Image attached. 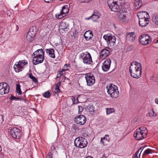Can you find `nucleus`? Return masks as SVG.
<instances>
[{
  "label": "nucleus",
  "instance_id": "f257e3e1",
  "mask_svg": "<svg viewBox=\"0 0 158 158\" xmlns=\"http://www.w3.org/2000/svg\"><path fill=\"white\" fill-rule=\"evenodd\" d=\"M142 67L140 63L137 61L133 62L129 68V71L132 77L135 78H139L142 74Z\"/></svg>",
  "mask_w": 158,
  "mask_h": 158
},
{
  "label": "nucleus",
  "instance_id": "f03ea898",
  "mask_svg": "<svg viewBox=\"0 0 158 158\" xmlns=\"http://www.w3.org/2000/svg\"><path fill=\"white\" fill-rule=\"evenodd\" d=\"M123 0H108L107 4L111 10L117 12L124 6Z\"/></svg>",
  "mask_w": 158,
  "mask_h": 158
},
{
  "label": "nucleus",
  "instance_id": "7ed1b4c3",
  "mask_svg": "<svg viewBox=\"0 0 158 158\" xmlns=\"http://www.w3.org/2000/svg\"><path fill=\"white\" fill-rule=\"evenodd\" d=\"M33 56V62L35 65L42 63L44 60V54L42 49H40L35 51L32 55Z\"/></svg>",
  "mask_w": 158,
  "mask_h": 158
},
{
  "label": "nucleus",
  "instance_id": "20e7f679",
  "mask_svg": "<svg viewBox=\"0 0 158 158\" xmlns=\"http://www.w3.org/2000/svg\"><path fill=\"white\" fill-rule=\"evenodd\" d=\"M127 9L123 7L120 9L117 14L118 20L122 23H127L129 19L128 14L127 13Z\"/></svg>",
  "mask_w": 158,
  "mask_h": 158
},
{
  "label": "nucleus",
  "instance_id": "39448f33",
  "mask_svg": "<svg viewBox=\"0 0 158 158\" xmlns=\"http://www.w3.org/2000/svg\"><path fill=\"white\" fill-rule=\"evenodd\" d=\"M106 88L108 94L111 97L115 98L118 97L119 91L117 86L110 83L107 85Z\"/></svg>",
  "mask_w": 158,
  "mask_h": 158
},
{
  "label": "nucleus",
  "instance_id": "423d86ee",
  "mask_svg": "<svg viewBox=\"0 0 158 158\" xmlns=\"http://www.w3.org/2000/svg\"><path fill=\"white\" fill-rule=\"evenodd\" d=\"M75 146L80 148H83L87 146V141L86 139L84 137H79L77 138L74 140Z\"/></svg>",
  "mask_w": 158,
  "mask_h": 158
},
{
  "label": "nucleus",
  "instance_id": "0eeeda50",
  "mask_svg": "<svg viewBox=\"0 0 158 158\" xmlns=\"http://www.w3.org/2000/svg\"><path fill=\"white\" fill-rule=\"evenodd\" d=\"M80 57L82 59L84 63L86 64H89L93 62L91 56L87 52L81 53L80 55Z\"/></svg>",
  "mask_w": 158,
  "mask_h": 158
},
{
  "label": "nucleus",
  "instance_id": "6e6552de",
  "mask_svg": "<svg viewBox=\"0 0 158 158\" xmlns=\"http://www.w3.org/2000/svg\"><path fill=\"white\" fill-rule=\"evenodd\" d=\"M103 38L107 41L108 45L110 47H112L115 45L116 40L115 36L110 34H107L104 35Z\"/></svg>",
  "mask_w": 158,
  "mask_h": 158
},
{
  "label": "nucleus",
  "instance_id": "1a4fd4ad",
  "mask_svg": "<svg viewBox=\"0 0 158 158\" xmlns=\"http://www.w3.org/2000/svg\"><path fill=\"white\" fill-rule=\"evenodd\" d=\"M69 10L67 6H64L62 7V9L59 13L56 15V17L58 19H62L68 13Z\"/></svg>",
  "mask_w": 158,
  "mask_h": 158
},
{
  "label": "nucleus",
  "instance_id": "9d476101",
  "mask_svg": "<svg viewBox=\"0 0 158 158\" xmlns=\"http://www.w3.org/2000/svg\"><path fill=\"white\" fill-rule=\"evenodd\" d=\"M10 87L6 83L3 82L0 83V94L3 95L8 94L9 91Z\"/></svg>",
  "mask_w": 158,
  "mask_h": 158
},
{
  "label": "nucleus",
  "instance_id": "9b49d317",
  "mask_svg": "<svg viewBox=\"0 0 158 158\" xmlns=\"http://www.w3.org/2000/svg\"><path fill=\"white\" fill-rule=\"evenodd\" d=\"M139 40L143 45H146L151 43V39L150 37L147 34L143 35L139 37Z\"/></svg>",
  "mask_w": 158,
  "mask_h": 158
},
{
  "label": "nucleus",
  "instance_id": "f8f14e48",
  "mask_svg": "<svg viewBox=\"0 0 158 158\" xmlns=\"http://www.w3.org/2000/svg\"><path fill=\"white\" fill-rule=\"evenodd\" d=\"M14 66V68L15 71L16 72H19L22 71L23 66L26 65L27 64V62L25 60H22L20 61L17 63Z\"/></svg>",
  "mask_w": 158,
  "mask_h": 158
},
{
  "label": "nucleus",
  "instance_id": "ddd939ff",
  "mask_svg": "<svg viewBox=\"0 0 158 158\" xmlns=\"http://www.w3.org/2000/svg\"><path fill=\"white\" fill-rule=\"evenodd\" d=\"M85 78L87 84L88 85H92L95 83V78L92 74H87L85 76Z\"/></svg>",
  "mask_w": 158,
  "mask_h": 158
},
{
  "label": "nucleus",
  "instance_id": "4468645a",
  "mask_svg": "<svg viewBox=\"0 0 158 158\" xmlns=\"http://www.w3.org/2000/svg\"><path fill=\"white\" fill-rule=\"evenodd\" d=\"M10 133L12 136L15 138H19L21 135L20 130L17 127L12 128L10 130Z\"/></svg>",
  "mask_w": 158,
  "mask_h": 158
},
{
  "label": "nucleus",
  "instance_id": "2eb2a0df",
  "mask_svg": "<svg viewBox=\"0 0 158 158\" xmlns=\"http://www.w3.org/2000/svg\"><path fill=\"white\" fill-rule=\"evenodd\" d=\"M75 122L80 125L84 124L86 121L85 116L82 115L77 116L74 119Z\"/></svg>",
  "mask_w": 158,
  "mask_h": 158
},
{
  "label": "nucleus",
  "instance_id": "dca6fc26",
  "mask_svg": "<svg viewBox=\"0 0 158 158\" xmlns=\"http://www.w3.org/2000/svg\"><path fill=\"white\" fill-rule=\"evenodd\" d=\"M147 135L143 134L140 131L136 130L134 132V136L137 140H141L145 138Z\"/></svg>",
  "mask_w": 158,
  "mask_h": 158
},
{
  "label": "nucleus",
  "instance_id": "f3484780",
  "mask_svg": "<svg viewBox=\"0 0 158 158\" xmlns=\"http://www.w3.org/2000/svg\"><path fill=\"white\" fill-rule=\"evenodd\" d=\"M111 61L110 59H107L103 63L102 66V70L105 72L108 71L110 69Z\"/></svg>",
  "mask_w": 158,
  "mask_h": 158
},
{
  "label": "nucleus",
  "instance_id": "a211bd4d",
  "mask_svg": "<svg viewBox=\"0 0 158 158\" xmlns=\"http://www.w3.org/2000/svg\"><path fill=\"white\" fill-rule=\"evenodd\" d=\"M59 28L60 31H67L69 29V25L67 23L62 21L60 24Z\"/></svg>",
  "mask_w": 158,
  "mask_h": 158
},
{
  "label": "nucleus",
  "instance_id": "6ab92c4d",
  "mask_svg": "<svg viewBox=\"0 0 158 158\" xmlns=\"http://www.w3.org/2000/svg\"><path fill=\"white\" fill-rule=\"evenodd\" d=\"M108 49L109 48H107V49L105 48L101 50L100 56V58L102 59H105L109 55L110 52Z\"/></svg>",
  "mask_w": 158,
  "mask_h": 158
},
{
  "label": "nucleus",
  "instance_id": "aec40b11",
  "mask_svg": "<svg viewBox=\"0 0 158 158\" xmlns=\"http://www.w3.org/2000/svg\"><path fill=\"white\" fill-rule=\"evenodd\" d=\"M137 16L139 19L149 18V17L148 13L147 12L143 11L139 12L137 14Z\"/></svg>",
  "mask_w": 158,
  "mask_h": 158
},
{
  "label": "nucleus",
  "instance_id": "412c9836",
  "mask_svg": "<svg viewBox=\"0 0 158 158\" xmlns=\"http://www.w3.org/2000/svg\"><path fill=\"white\" fill-rule=\"evenodd\" d=\"M136 38V35L134 32H129L127 33V39L131 42L135 41Z\"/></svg>",
  "mask_w": 158,
  "mask_h": 158
},
{
  "label": "nucleus",
  "instance_id": "4be33fe9",
  "mask_svg": "<svg viewBox=\"0 0 158 158\" xmlns=\"http://www.w3.org/2000/svg\"><path fill=\"white\" fill-rule=\"evenodd\" d=\"M110 139L109 135H106L103 137L101 138L100 143L103 145H106L110 141Z\"/></svg>",
  "mask_w": 158,
  "mask_h": 158
},
{
  "label": "nucleus",
  "instance_id": "5701e85b",
  "mask_svg": "<svg viewBox=\"0 0 158 158\" xmlns=\"http://www.w3.org/2000/svg\"><path fill=\"white\" fill-rule=\"evenodd\" d=\"M149 18L143 19H139V24L140 27H145L149 23Z\"/></svg>",
  "mask_w": 158,
  "mask_h": 158
},
{
  "label": "nucleus",
  "instance_id": "b1692460",
  "mask_svg": "<svg viewBox=\"0 0 158 158\" xmlns=\"http://www.w3.org/2000/svg\"><path fill=\"white\" fill-rule=\"evenodd\" d=\"M100 16L99 13L97 10L94 11L92 15L88 18V19H91L94 21H96Z\"/></svg>",
  "mask_w": 158,
  "mask_h": 158
},
{
  "label": "nucleus",
  "instance_id": "393cba45",
  "mask_svg": "<svg viewBox=\"0 0 158 158\" xmlns=\"http://www.w3.org/2000/svg\"><path fill=\"white\" fill-rule=\"evenodd\" d=\"M93 35L91 31L88 30L86 31L84 34V37L87 41L89 40L93 37Z\"/></svg>",
  "mask_w": 158,
  "mask_h": 158
},
{
  "label": "nucleus",
  "instance_id": "a878e982",
  "mask_svg": "<svg viewBox=\"0 0 158 158\" xmlns=\"http://www.w3.org/2000/svg\"><path fill=\"white\" fill-rule=\"evenodd\" d=\"M45 50L46 52L47 53L49 54V55L50 57L52 58H54L55 57V56L54 53V50L53 49H46Z\"/></svg>",
  "mask_w": 158,
  "mask_h": 158
},
{
  "label": "nucleus",
  "instance_id": "bb28decb",
  "mask_svg": "<svg viewBox=\"0 0 158 158\" xmlns=\"http://www.w3.org/2000/svg\"><path fill=\"white\" fill-rule=\"evenodd\" d=\"M135 9H138L142 5V3L140 0H135L134 2Z\"/></svg>",
  "mask_w": 158,
  "mask_h": 158
},
{
  "label": "nucleus",
  "instance_id": "cd10ccee",
  "mask_svg": "<svg viewBox=\"0 0 158 158\" xmlns=\"http://www.w3.org/2000/svg\"><path fill=\"white\" fill-rule=\"evenodd\" d=\"M35 27H30L27 33H30L32 36H35L36 34V31Z\"/></svg>",
  "mask_w": 158,
  "mask_h": 158
},
{
  "label": "nucleus",
  "instance_id": "c85d7f7f",
  "mask_svg": "<svg viewBox=\"0 0 158 158\" xmlns=\"http://www.w3.org/2000/svg\"><path fill=\"white\" fill-rule=\"evenodd\" d=\"M138 131H140V132H142L143 134L147 135L148 131L146 128L144 127H141L138 128L136 130Z\"/></svg>",
  "mask_w": 158,
  "mask_h": 158
},
{
  "label": "nucleus",
  "instance_id": "c756f323",
  "mask_svg": "<svg viewBox=\"0 0 158 158\" xmlns=\"http://www.w3.org/2000/svg\"><path fill=\"white\" fill-rule=\"evenodd\" d=\"M143 148H144L142 146V147H141L139 148V149L136 152L134 156L135 157H137V156L140 157L141 153L142 151V150H143Z\"/></svg>",
  "mask_w": 158,
  "mask_h": 158
},
{
  "label": "nucleus",
  "instance_id": "7c9ffc66",
  "mask_svg": "<svg viewBox=\"0 0 158 158\" xmlns=\"http://www.w3.org/2000/svg\"><path fill=\"white\" fill-rule=\"evenodd\" d=\"M35 36H32L30 33H27V40L28 41L31 42L33 40V37Z\"/></svg>",
  "mask_w": 158,
  "mask_h": 158
},
{
  "label": "nucleus",
  "instance_id": "2f4dec72",
  "mask_svg": "<svg viewBox=\"0 0 158 158\" xmlns=\"http://www.w3.org/2000/svg\"><path fill=\"white\" fill-rule=\"evenodd\" d=\"M152 21L154 23L158 25V15L153 16Z\"/></svg>",
  "mask_w": 158,
  "mask_h": 158
},
{
  "label": "nucleus",
  "instance_id": "473e14b6",
  "mask_svg": "<svg viewBox=\"0 0 158 158\" xmlns=\"http://www.w3.org/2000/svg\"><path fill=\"white\" fill-rule=\"evenodd\" d=\"M65 70L64 69H62L61 70L59 71V73H58L57 74V75L56 77V78H60V77L63 75V72H64Z\"/></svg>",
  "mask_w": 158,
  "mask_h": 158
},
{
  "label": "nucleus",
  "instance_id": "72a5a7b5",
  "mask_svg": "<svg viewBox=\"0 0 158 158\" xmlns=\"http://www.w3.org/2000/svg\"><path fill=\"white\" fill-rule=\"evenodd\" d=\"M16 90L19 94H20L22 93V92L20 89V85L19 84H16Z\"/></svg>",
  "mask_w": 158,
  "mask_h": 158
},
{
  "label": "nucleus",
  "instance_id": "f704fd0d",
  "mask_svg": "<svg viewBox=\"0 0 158 158\" xmlns=\"http://www.w3.org/2000/svg\"><path fill=\"white\" fill-rule=\"evenodd\" d=\"M114 110L113 108H107L106 109V113L107 114H109L114 112Z\"/></svg>",
  "mask_w": 158,
  "mask_h": 158
},
{
  "label": "nucleus",
  "instance_id": "c9c22d12",
  "mask_svg": "<svg viewBox=\"0 0 158 158\" xmlns=\"http://www.w3.org/2000/svg\"><path fill=\"white\" fill-rule=\"evenodd\" d=\"M29 77L32 79V81L35 83H36L37 82V80L36 78L33 76L31 73H30L29 75Z\"/></svg>",
  "mask_w": 158,
  "mask_h": 158
},
{
  "label": "nucleus",
  "instance_id": "e433bc0d",
  "mask_svg": "<svg viewBox=\"0 0 158 158\" xmlns=\"http://www.w3.org/2000/svg\"><path fill=\"white\" fill-rule=\"evenodd\" d=\"M149 116L150 117L156 116V114L153 110H150L148 113Z\"/></svg>",
  "mask_w": 158,
  "mask_h": 158
},
{
  "label": "nucleus",
  "instance_id": "4c0bfd02",
  "mask_svg": "<svg viewBox=\"0 0 158 158\" xmlns=\"http://www.w3.org/2000/svg\"><path fill=\"white\" fill-rule=\"evenodd\" d=\"M60 83L57 84L56 85V88L55 89V90H56V93H59L60 92V90L59 89V86H60Z\"/></svg>",
  "mask_w": 158,
  "mask_h": 158
},
{
  "label": "nucleus",
  "instance_id": "58836bf2",
  "mask_svg": "<svg viewBox=\"0 0 158 158\" xmlns=\"http://www.w3.org/2000/svg\"><path fill=\"white\" fill-rule=\"evenodd\" d=\"M43 96L45 98H49L50 96V93L49 91H46L44 94Z\"/></svg>",
  "mask_w": 158,
  "mask_h": 158
},
{
  "label": "nucleus",
  "instance_id": "ea45409f",
  "mask_svg": "<svg viewBox=\"0 0 158 158\" xmlns=\"http://www.w3.org/2000/svg\"><path fill=\"white\" fill-rule=\"evenodd\" d=\"M152 151V150L149 148H148L145 150L144 153L146 154H148L150 153H151Z\"/></svg>",
  "mask_w": 158,
  "mask_h": 158
},
{
  "label": "nucleus",
  "instance_id": "a19ab883",
  "mask_svg": "<svg viewBox=\"0 0 158 158\" xmlns=\"http://www.w3.org/2000/svg\"><path fill=\"white\" fill-rule=\"evenodd\" d=\"M89 111L90 114H92V113L94 111V108L93 106H91L89 107Z\"/></svg>",
  "mask_w": 158,
  "mask_h": 158
},
{
  "label": "nucleus",
  "instance_id": "79ce46f5",
  "mask_svg": "<svg viewBox=\"0 0 158 158\" xmlns=\"http://www.w3.org/2000/svg\"><path fill=\"white\" fill-rule=\"evenodd\" d=\"M78 113L79 114L81 113L83 110V108L82 106H78Z\"/></svg>",
  "mask_w": 158,
  "mask_h": 158
},
{
  "label": "nucleus",
  "instance_id": "37998d69",
  "mask_svg": "<svg viewBox=\"0 0 158 158\" xmlns=\"http://www.w3.org/2000/svg\"><path fill=\"white\" fill-rule=\"evenodd\" d=\"M20 98H16L13 96H11V97L10 98V99L11 100H19Z\"/></svg>",
  "mask_w": 158,
  "mask_h": 158
},
{
  "label": "nucleus",
  "instance_id": "c03bdc74",
  "mask_svg": "<svg viewBox=\"0 0 158 158\" xmlns=\"http://www.w3.org/2000/svg\"><path fill=\"white\" fill-rule=\"evenodd\" d=\"M6 13L7 15L9 16H11L12 14V11L10 10L7 11Z\"/></svg>",
  "mask_w": 158,
  "mask_h": 158
},
{
  "label": "nucleus",
  "instance_id": "a18cd8bd",
  "mask_svg": "<svg viewBox=\"0 0 158 158\" xmlns=\"http://www.w3.org/2000/svg\"><path fill=\"white\" fill-rule=\"evenodd\" d=\"M92 0H80V1L81 2H90Z\"/></svg>",
  "mask_w": 158,
  "mask_h": 158
},
{
  "label": "nucleus",
  "instance_id": "49530a36",
  "mask_svg": "<svg viewBox=\"0 0 158 158\" xmlns=\"http://www.w3.org/2000/svg\"><path fill=\"white\" fill-rule=\"evenodd\" d=\"M53 0H44L45 2L47 3H50L52 2Z\"/></svg>",
  "mask_w": 158,
  "mask_h": 158
},
{
  "label": "nucleus",
  "instance_id": "de8ad7c7",
  "mask_svg": "<svg viewBox=\"0 0 158 158\" xmlns=\"http://www.w3.org/2000/svg\"><path fill=\"white\" fill-rule=\"evenodd\" d=\"M155 101L156 103V104H158V98H156L155 99Z\"/></svg>",
  "mask_w": 158,
  "mask_h": 158
},
{
  "label": "nucleus",
  "instance_id": "09e8293b",
  "mask_svg": "<svg viewBox=\"0 0 158 158\" xmlns=\"http://www.w3.org/2000/svg\"><path fill=\"white\" fill-rule=\"evenodd\" d=\"M49 156L50 157L49 158H52V155L51 153H50V154H49Z\"/></svg>",
  "mask_w": 158,
  "mask_h": 158
},
{
  "label": "nucleus",
  "instance_id": "8fccbe9b",
  "mask_svg": "<svg viewBox=\"0 0 158 158\" xmlns=\"http://www.w3.org/2000/svg\"><path fill=\"white\" fill-rule=\"evenodd\" d=\"M0 158H3V156L1 154H0Z\"/></svg>",
  "mask_w": 158,
  "mask_h": 158
},
{
  "label": "nucleus",
  "instance_id": "3c124183",
  "mask_svg": "<svg viewBox=\"0 0 158 158\" xmlns=\"http://www.w3.org/2000/svg\"><path fill=\"white\" fill-rule=\"evenodd\" d=\"M85 158H93L91 156H88L86 157Z\"/></svg>",
  "mask_w": 158,
  "mask_h": 158
},
{
  "label": "nucleus",
  "instance_id": "603ef678",
  "mask_svg": "<svg viewBox=\"0 0 158 158\" xmlns=\"http://www.w3.org/2000/svg\"><path fill=\"white\" fill-rule=\"evenodd\" d=\"M133 158H140V157L139 156H137V157H134Z\"/></svg>",
  "mask_w": 158,
  "mask_h": 158
},
{
  "label": "nucleus",
  "instance_id": "864d4df0",
  "mask_svg": "<svg viewBox=\"0 0 158 158\" xmlns=\"http://www.w3.org/2000/svg\"><path fill=\"white\" fill-rule=\"evenodd\" d=\"M156 43H158V39L157 40L156 42Z\"/></svg>",
  "mask_w": 158,
  "mask_h": 158
},
{
  "label": "nucleus",
  "instance_id": "5fc2aeb1",
  "mask_svg": "<svg viewBox=\"0 0 158 158\" xmlns=\"http://www.w3.org/2000/svg\"><path fill=\"white\" fill-rule=\"evenodd\" d=\"M63 77H64V78H65V77L64 76H63Z\"/></svg>",
  "mask_w": 158,
  "mask_h": 158
},
{
  "label": "nucleus",
  "instance_id": "6e6d98bb",
  "mask_svg": "<svg viewBox=\"0 0 158 158\" xmlns=\"http://www.w3.org/2000/svg\"><path fill=\"white\" fill-rule=\"evenodd\" d=\"M73 103L74 104V102H73Z\"/></svg>",
  "mask_w": 158,
  "mask_h": 158
},
{
  "label": "nucleus",
  "instance_id": "4d7b16f0",
  "mask_svg": "<svg viewBox=\"0 0 158 158\" xmlns=\"http://www.w3.org/2000/svg\"><path fill=\"white\" fill-rule=\"evenodd\" d=\"M157 79H158V77H157Z\"/></svg>",
  "mask_w": 158,
  "mask_h": 158
}]
</instances>
